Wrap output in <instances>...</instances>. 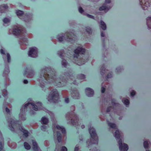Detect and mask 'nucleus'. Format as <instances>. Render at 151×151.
Listing matches in <instances>:
<instances>
[{
    "mask_svg": "<svg viewBox=\"0 0 151 151\" xmlns=\"http://www.w3.org/2000/svg\"><path fill=\"white\" fill-rule=\"evenodd\" d=\"M115 137L119 140V144L120 150L127 151L128 149V147L127 145L125 143H122V133L119 132L118 130H116L114 134Z\"/></svg>",
    "mask_w": 151,
    "mask_h": 151,
    "instance_id": "f257e3e1",
    "label": "nucleus"
},
{
    "mask_svg": "<svg viewBox=\"0 0 151 151\" xmlns=\"http://www.w3.org/2000/svg\"><path fill=\"white\" fill-rule=\"evenodd\" d=\"M11 120L10 121H9V125L11 130L14 131V127H18L20 130L23 133L24 135L26 137H27L28 136V131L23 129L19 124V122L15 121L14 120L12 119H11Z\"/></svg>",
    "mask_w": 151,
    "mask_h": 151,
    "instance_id": "f03ea898",
    "label": "nucleus"
},
{
    "mask_svg": "<svg viewBox=\"0 0 151 151\" xmlns=\"http://www.w3.org/2000/svg\"><path fill=\"white\" fill-rule=\"evenodd\" d=\"M48 100L50 101L56 102L59 99V94L56 89L53 90L48 98Z\"/></svg>",
    "mask_w": 151,
    "mask_h": 151,
    "instance_id": "7ed1b4c3",
    "label": "nucleus"
},
{
    "mask_svg": "<svg viewBox=\"0 0 151 151\" xmlns=\"http://www.w3.org/2000/svg\"><path fill=\"white\" fill-rule=\"evenodd\" d=\"M54 127H55V126H54V127H53L54 134L55 135L56 134L55 132H57L56 134L57 139L58 141L60 142L61 140V134L59 132L58 130L61 131L62 133H64L65 132V129L63 127L60 126L59 125H56V127L55 128H54Z\"/></svg>",
    "mask_w": 151,
    "mask_h": 151,
    "instance_id": "20e7f679",
    "label": "nucleus"
},
{
    "mask_svg": "<svg viewBox=\"0 0 151 151\" xmlns=\"http://www.w3.org/2000/svg\"><path fill=\"white\" fill-rule=\"evenodd\" d=\"M25 32L24 29L21 26H15L13 31V33L16 35H18L23 34Z\"/></svg>",
    "mask_w": 151,
    "mask_h": 151,
    "instance_id": "39448f33",
    "label": "nucleus"
},
{
    "mask_svg": "<svg viewBox=\"0 0 151 151\" xmlns=\"http://www.w3.org/2000/svg\"><path fill=\"white\" fill-rule=\"evenodd\" d=\"M27 106H32L33 109L35 111H37L41 109L42 108V104L40 102H38L35 104L33 103H28L26 104L24 106V109L27 108Z\"/></svg>",
    "mask_w": 151,
    "mask_h": 151,
    "instance_id": "423d86ee",
    "label": "nucleus"
},
{
    "mask_svg": "<svg viewBox=\"0 0 151 151\" xmlns=\"http://www.w3.org/2000/svg\"><path fill=\"white\" fill-rule=\"evenodd\" d=\"M66 118L67 119L69 118L71 119V123L73 125H78V120L77 116L75 114H73L70 116L69 113H68L66 115Z\"/></svg>",
    "mask_w": 151,
    "mask_h": 151,
    "instance_id": "0eeeda50",
    "label": "nucleus"
},
{
    "mask_svg": "<svg viewBox=\"0 0 151 151\" xmlns=\"http://www.w3.org/2000/svg\"><path fill=\"white\" fill-rule=\"evenodd\" d=\"M69 35L72 36V35H74L71 32L70 33H67L64 35V37L65 38L66 37V38L65 39V40L67 41H71L73 39V38H69ZM63 37H64L63 35H62L61 36H59L58 38L60 42L63 41Z\"/></svg>",
    "mask_w": 151,
    "mask_h": 151,
    "instance_id": "6e6552de",
    "label": "nucleus"
},
{
    "mask_svg": "<svg viewBox=\"0 0 151 151\" xmlns=\"http://www.w3.org/2000/svg\"><path fill=\"white\" fill-rule=\"evenodd\" d=\"M29 56L35 58L37 56V50L36 48L33 47L30 48L28 53Z\"/></svg>",
    "mask_w": 151,
    "mask_h": 151,
    "instance_id": "1a4fd4ad",
    "label": "nucleus"
},
{
    "mask_svg": "<svg viewBox=\"0 0 151 151\" xmlns=\"http://www.w3.org/2000/svg\"><path fill=\"white\" fill-rule=\"evenodd\" d=\"M89 133L92 139H94L95 140L96 142L98 141V138L96 134L95 133V129L93 127H90L89 129Z\"/></svg>",
    "mask_w": 151,
    "mask_h": 151,
    "instance_id": "9d476101",
    "label": "nucleus"
},
{
    "mask_svg": "<svg viewBox=\"0 0 151 151\" xmlns=\"http://www.w3.org/2000/svg\"><path fill=\"white\" fill-rule=\"evenodd\" d=\"M85 49L81 47H79L74 51V57L77 58L79 54H83L85 52Z\"/></svg>",
    "mask_w": 151,
    "mask_h": 151,
    "instance_id": "9b49d317",
    "label": "nucleus"
},
{
    "mask_svg": "<svg viewBox=\"0 0 151 151\" xmlns=\"http://www.w3.org/2000/svg\"><path fill=\"white\" fill-rule=\"evenodd\" d=\"M140 4L144 10L147 9L150 6V4L147 1V0H141Z\"/></svg>",
    "mask_w": 151,
    "mask_h": 151,
    "instance_id": "f8f14e48",
    "label": "nucleus"
},
{
    "mask_svg": "<svg viewBox=\"0 0 151 151\" xmlns=\"http://www.w3.org/2000/svg\"><path fill=\"white\" fill-rule=\"evenodd\" d=\"M111 1L110 0H106L105 4H104L100 8L99 10L100 11L105 10L106 11H108L111 7H107L106 4L109 3Z\"/></svg>",
    "mask_w": 151,
    "mask_h": 151,
    "instance_id": "ddd939ff",
    "label": "nucleus"
},
{
    "mask_svg": "<svg viewBox=\"0 0 151 151\" xmlns=\"http://www.w3.org/2000/svg\"><path fill=\"white\" fill-rule=\"evenodd\" d=\"M86 95L89 97H91L93 94V91L91 88H87L86 89Z\"/></svg>",
    "mask_w": 151,
    "mask_h": 151,
    "instance_id": "4468645a",
    "label": "nucleus"
},
{
    "mask_svg": "<svg viewBox=\"0 0 151 151\" xmlns=\"http://www.w3.org/2000/svg\"><path fill=\"white\" fill-rule=\"evenodd\" d=\"M32 142L34 150L35 151H41L36 142L34 140H32Z\"/></svg>",
    "mask_w": 151,
    "mask_h": 151,
    "instance_id": "2eb2a0df",
    "label": "nucleus"
},
{
    "mask_svg": "<svg viewBox=\"0 0 151 151\" xmlns=\"http://www.w3.org/2000/svg\"><path fill=\"white\" fill-rule=\"evenodd\" d=\"M49 75L44 74V77L45 79L47 81H49L50 82H53V81L54 80V77L53 76H51V77L50 78H48L49 77Z\"/></svg>",
    "mask_w": 151,
    "mask_h": 151,
    "instance_id": "dca6fc26",
    "label": "nucleus"
},
{
    "mask_svg": "<svg viewBox=\"0 0 151 151\" xmlns=\"http://www.w3.org/2000/svg\"><path fill=\"white\" fill-rule=\"evenodd\" d=\"M147 24L148 28L151 29V17H148L147 18Z\"/></svg>",
    "mask_w": 151,
    "mask_h": 151,
    "instance_id": "f3484780",
    "label": "nucleus"
},
{
    "mask_svg": "<svg viewBox=\"0 0 151 151\" xmlns=\"http://www.w3.org/2000/svg\"><path fill=\"white\" fill-rule=\"evenodd\" d=\"M48 119L45 117H42L41 120V122L42 124H47L48 123Z\"/></svg>",
    "mask_w": 151,
    "mask_h": 151,
    "instance_id": "a211bd4d",
    "label": "nucleus"
},
{
    "mask_svg": "<svg viewBox=\"0 0 151 151\" xmlns=\"http://www.w3.org/2000/svg\"><path fill=\"white\" fill-rule=\"evenodd\" d=\"M101 27L103 30L106 29V26L105 23L101 21L100 22Z\"/></svg>",
    "mask_w": 151,
    "mask_h": 151,
    "instance_id": "6ab92c4d",
    "label": "nucleus"
},
{
    "mask_svg": "<svg viewBox=\"0 0 151 151\" xmlns=\"http://www.w3.org/2000/svg\"><path fill=\"white\" fill-rule=\"evenodd\" d=\"M97 142H98V141ZM87 143L88 144H90V145H91V144H97L98 142L97 143L96 142L95 140H94V139H92V138H91L90 141H88L87 142Z\"/></svg>",
    "mask_w": 151,
    "mask_h": 151,
    "instance_id": "aec40b11",
    "label": "nucleus"
},
{
    "mask_svg": "<svg viewBox=\"0 0 151 151\" xmlns=\"http://www.w3.org/2000/svg\"><path fill=\"white\" fill-rule=\"evenodd\" d=\"M16 14L18 17L22 16L23 14V12L20 10H18L17 11Z\"/></svg>",
    "mask_w": 151,
    "mask_h": 151,
    "instance_id": "412c9836",
    "label": "nucleus"
},
{
    "mask_svg": "<svg viewBox=\"0 0 151 151\" xmlns=\"http://www.w3.org/2000/svg\"><path fill=\"white\" fill-rule=\"evenodd\" d=\"M108 124L109 126L111 128L116 129V127L115 124L114 123H111L108 122Z\"/></svg>",
    "mask_w": 151,
    "mask_h": 151,
    "instance_id": "4be33fe9",
    "label": "nucleus"
},
{
    "mask_svg": "<svg viewBox=\"0 0 151 151\" xmlns=\"http://www.w3.org/2000/svg\"><path fill=\"white\" fill-rule=\"evenodd\" d=\"M8 6L6 5H3L1 6L0 11L1 12H3V10H5L8 8Z\"/></svg>",
    "mask_w": 151,
    "mask_h": 151,
    "instance_id": "5701e85b",
    "label": "nucleus"
},
{
    "mask_svg": "<svg viewBox=\"0 0 151 151\" xmlns=\"http://www.w3.org/2000/svg\"><path fill=\"white\" fill-rule=\"evenodd\" d=\"M122 102L126 105H128L129 104V101L128 99L125 98H123L122 100Z\"/></svg>",
    "mask_w": 151,
    "mask_h": 151,
    "instance_id": "b1692460",
    "label": "nucleus"
},
{
    "mask_svg": "<svg viewBox=\"0 0 151 151\" xmlns=\"http://www.w3.org/2000/svg\"><path fill=\"white\" fill-rule=\"evenodd\" d=\"M24 146L25 148L27 150H29L31 147L30 145L26 142L24 143Z\"/></svg>",
    "mask_w": 151,
    "mask_h": 151,
    "instance_id": "393cba45",
    "label": "nucleus"
},
{
    "mask_svg": "<svg viewBox=\"0 0 151 151\" xmlns=\"http://www.w3.org/2000/svg\"><path fill=\"white\" fill-rule=\"evenodd\" d=\"M149 142L147 141H145L144 142V146L145 148L148 147Z\"/></svg>",
    "mask_w": 151,
    "mask_h": 151,
    "instance_id": "a878e982",
    "label": "nucleus"
},
{
    "mask_svg": "<svg viewBox=\"0 0 151 151\" xmlns=\"http://www.w3.org/2000/svg\"><path fill=\"white\" fill-rule=\"evenodd\" d=\"M108 72V70H106L105 69L104 67H102L101 68V73H104V74L105 73H107Z\"/></svg>",
    "mask_w": 151,
    "mask_h": 151,
    "instance_id": "bb28decb",
    "label": "nucleus"
},
{
    "mask_svg": "<svg viewBox=\"0 0 151 151\" xmlns=\"http://www.w3.org/2000/svg\"><path fill=\"white\" fill-rule=\"evenodd\" d=\"M10 20L9 19L7 18H5L3 20V22L5 24L9 22Z\"/></svg>",
    "mask_w": 151,
    "mask_h": 151,
    "instance_id": "cd10ccee",
    "label": "nucleus"
},
{
    "mask_svg": "<svg viewBox=\"0 0 151 151\" xmlns=\"http://www.w3.org/2000/svg\"><path fill=\"white\" fill-rule=\"evenodd\" d=\"M85 78V76L82 74L80 75L78 77V78L80 79H84Z\"/></svg>",
    "mask_w": 151,
    "mask_h": 151,
    "instance_id": "c85d7f7f",
    "label": "nucleus"
},
{
    "mask_svg": "<svg viewBox=\"0 0 151 151\" xmlns=\"http://www.w3.org/2000/svg\"><path fill=\"white\" fill-rule=\"evenodd\" d=\"M82 59L79 60L78 62H77V64L78 65H81L84 64V63L82 62Z\"/></svg>",
    "mask_w": 151,
    "mask_h": 151,
    "instance_id": "c756f323",
    "label": "nucleus"
},
{
    "mask_svg": "<svg viewBox=\"0 0 151 151\" xmlns=\"http://www.w3.org/2000/svg\"><path fill=\"white\" fill-rule=\"evenodd\" d=\"M62 65L64 67H65V66L67 65V63L66 60H63L62 61Z\"/></svg>",
    "mask_w": 151,
    "mask_h": 151,
    "instance_id": "7c9ffc66",
    "label": "nucleus"
},
{
    "mask_svg": "<svg viewBox=\"0 0 151 151\" xmlns=\"http://www.w3.org/2000/svg\"><path fill=\"white\" fill-rule=\"evenodd\" d=\"M6 56L7 57V61L8 62H9L10 61V57L9 54V53L6 54Z\"/></svg>",
    "mask_w": 151,
    "mask_h": 151,
    "instance_id": "2f4dec72",
    "label": "nucleus"
},
{
    "mask_svg": "<svg viewBox=\"0 0 151 151\" xmlns=\"http://www.w3.org/2000/svg\"><path fill=\"white\" fill-rule=\"evenodd\" d=\"M2 94L4 96H6L7 94V91L5 90H3Z\"/></svg>",
    "mask_w": 151,
    "mask_h": 151,
    "instance_id": "473e14b6",
    "label": "nucleus"
},
{
    "mask_svg": "<svg viewBox=\"0 0 151 151\" xmlns=\"http://www.w3.org/2000/svg\"><path fill=\"white\" fill-rule=\"evenodd\" d=\"M12 145H11L9 144V146L12 148H15L16 147V144L15 143H13Z\"/></svg>",
    "mask_w": 151,
    "mask_h": 151,
    "instance_id": "72a5a7b5",
    "label": "nucleus"
},
{
    "mask_svg": "<svg viewBox=\"0 0 151 151\" xmlns=\"http://www.w3.org/2000/svg\"><path fill=\"white\" fill-rule=\"evenodd\" d=\"M60 151H67V149L66 147L65 146H63L62 147Z\"/></svg>",
    "mask_w": 151,
    "mask_h": 151,
    "instance_id": "f704fd0d",
    "label": "nucleus"
},
{
    "mask_svg": "<svg viewBox=\"0 0 151 151\" xmlns=\"http://www.w3.org/2000/svg\"><path fill=\"white\" fill-rule=\"evenodd\" d=\"M86 31L87 32H88L89 34H90L91 33V31L90 27L86 29Z\"/></svg>",
    "mask_w": 151,
    "mask_h": 151,
    "instance_id": "c9c22d12",
    "label": "nucleus"
},
{
    "mask_svg": "<svg viewBox=\"0 0 151 151\" xmlns=\"http://www.w3.org/2000/svg\"><path fill=\"white\" fill-rule=\"evenodd\" d=\"M79 149V146L78 145H76L74 151H78Z\"/></svg>",
    "mask_w": 151,
    "mask_h": 151,
    "instance_id": "e433bc0d",
    "label": "nucleus"
},
{
    "mask_svg": "<svg viewBox=\"0 0 151 151\" xmlns=\"http://www.w3.org/2000/svg\"><path fill=\"white\" fill-rule=\"evenodd\" d=\"M34 74L33 73H31L30 74H29L27 76V77L29 78H32Z\"/></svg>",
    "mask_w": 151,
    "mask_h": 151,
    "instance_id": "4c0bfd02",
    "label": "nucleus"
},
{
    "mask_svg": "<svg viewBox=\"0 0 151 151\" xmlns=\"http://www.w3.org/2000/svg\"><path fill=\"white\" fill-rule=\"evenodd\" d=\"M79 11L81 13H82L83 12V10L81 7H80L79 8Z\"/></svg>",
    "mask_w": 151,
    "mask_h": 151,
    "instance_id": "58836bf2",
    "label": "nucleus"
},
{
    "mask_svg": "<svg viewBox=\"0 0 151 151\" xmlns=\"http://www.w3.org/2000/svg\"><path fill=\"white\" fill-rule=\"evenodd\" d=\"M135 92L134 91H133L131 93V95L132 96H133L134 95H135Z\"/></svg>",
    "mask_w": 151,
    "mask_h": 151,
    "instance_id": "ea45409f",
    "label": "nucleus"
},
{
    "mask_svg": "<svg viewBox=\"0 0 151 151\" xmlns=\"http://www.w3.org/2000/svg\"><path fill=\"white\" fill-rule=\"evenodd\" d=\"M113 109V108L112 107H109L107 108L106 111L107 112H109L110 111L111 109Z\"/></svg>",
    "mask_w": 151,
    "mask_h": 151,
    "instance_id": "a19ab883",
    "label": "nucleus"
},
{
    "mask_svg": "<svg viewBox=\"0 0 151 151\" xmlns=\"http://www.w3.org/2000/svg\"><path fill=\"white\" fill-rule=\"evenodd\" d=\"M112 77V74L111 73H109L108 74L107 76V78H111Z\"/></svg>",
    "mask_w": 151,
    "mask_h": 151,
    "instance_id": "79ce46f5",
    "label": "nucleus"
},
{
    "mask_svg": "<svg viewBox=\"0 0 151 151\" xmlns=\"http://www.w3.org/2000/svg\"><path fill=\"white\" fill-rule=\"evenodd\" d=\"M3 143H0V151L1 150L3 147Z\"/></svg>",
    "mask_w": 151,
    "mask_h": 151,
    "instance_id": "37998d69",
    "label": "nucleus"
},
{
    "mask_svg": "<svg viewBox=\"0 0 151 151\" xmlns=\"http://www.w3.org/2000/svg\"><path fill=\"white\" fill-rule=\"evenodd\" d=\"M0 52L1 54H5L4 51L2 49H1L0 50Z\"/></svg>",
    "mask_w": 151,
    "mask_h": 151,
    "instance_id": "c03bdc74",
    "label": "nucleus"
},
{
    "mask_svg": "<svg viewBox=\"0 0 151 151\" xmlns=\"http://www.w3.org/2000/svg\"><path fill=\"white\" fill-rule=\"evenodd\" d=\"M63 51H61V52H59L58 54L60 55V56L61 57L63 54Z\"/></svg>",
    "mask_w": 151,
    "mask_h": 151,
    "instance_id": "a18cd8bd",
    "label": "nucleus"
},
{
    "mask_svg": "<svg viewBox=\"0 0 151 151\" xmlns=\"http://www.w3.org/2000/svg\"><path fill=\"white\" fill-rule=\"evenodd\" d=\"M101 92L102 93H104L105 91V88L103 87H102L101 88Z\"/></svg>",
    "mask_w": 151,
    "mask_h": 151,
    "instance_id": "49530a36",
    "label": "nucleus"
},
{
    "mask_svg": "<svg viewBox=\"0 0 151 151\" xmlns=\"http://www.w3.org/2000/svg\"><path fill=\"white\" fill-rule=\"evenodd\" d=\"M65 101L66 103H68L69 102V99L68 98H65Z\"/></svg>",
    "mask_w": 151,
    "mask_h": 151,
    "instance_id": "de8ad7c7",
    "label": "nucleus"
},
{
    "mask_svg": "<svg viewBox=\"0 0 151 151\" xmlns=\"http://www.w3.org/2000/svg\"><path fill=\"white\" fill-rule=\"evenodd\" d=\"M87 16L88 17H89V18H93V16H92L91 15H89V14H88L87 15Z\"/></svg>",
    "mask_w": 151,
    "mask_h": 151,
    "instance_id": "09e8293b",
    "label": "nucleus"
},
{
    "mask_svg": "<svg viewBox=\"0 0 151 151\" xmlns=\"http://www.w3.org/2000/svg\"><path fill=\"white\" fill-rule=\"evenodd\" d=\"M28 82L27 80H25L24 81V83L25 84H27Z\"/></svg>",
    "mask_w": 151,
    "mask_h": 151,
    "instance_id": "8fccbe9b",
    "label": "nucleus"
},
{
    "mask_svg": "<svg viewBox=\"0 0 151 151\" xmlns=\"http://www.w3.org/2000/svg\"><path fill=\"white\" fill-rule=\"evenodd\" d=\"M6 112L8 113H9V109L7 108H6Z\"/></svg>",
    "mask_w": 151,
    "mask_h": 151,
    "instance_id": "3c124183",
    "label": "nucleus"
},
{
    "mask_svg": "<svg viewBox=\"0 0 151 151\" xmlns=\"http://www.w3.org/2000/svg\"><path fill=\"white\" fill-rule=\"evenodd\" d=\"M101 37H103L104 36V33L103 32H102L101 33Z\"/></svg>",
    "mask_w": 151,
    "mask_h": 151,
    "instance_id": "603ef678",
    "label": "nucleus"
},
{
    "mask_svg": "<svg viewBox=\"0 0 151 151\" xmlns=\"http://www.w3.org/2000/svg\"><path fill=\"white\" fill-rule=\"evenodd\" d=\"M112 104H113L114 106H115L117 104H116L115 102H114L113 101L112 103Z\"/></svg>",
    "mask_w": 151,
    "mask_h": 151,
    "instance_id": "864d4df0",
    "label": "nucleus"
},
{
    "mask_svg": "<svg viewBox=\"0 0 151 151\" xmlns=\"http://www.w3.org/2000/svg\"><path fill=\"white\" fill-rule=\"evenodd\" d=\"M45 127L44 126H43L42 127V128H41V129H42V130H44V127Z\"/></svg>",
    "mask_w": 151,
    "mask_h": 151,
    "instance_id": "5fc2aeb1",
    "label": "nucleus"
},
{
    "mask_svg": "<svg viewBox=\"0 0 151 151\" xmlns=\"http://www.w3.org/2000/svg\"><path fill=\"white\" fill-rule=\"evenodd\" d=\"M81 127L82 129H83L85 127L84 125H83L81 126Z\"/></svg>",
    "mask_w": 151,
    "mask_h": 151,
    "instance_id": "6e6d98bb",
    "label": "nucleus"
},
{
    "mask_svg": "<svg viewBox=\"0 0 151 151\" xmlns=\"http://www.w3.org/2000/svg\"><path fill=\"white\" fill-rule=\"evenodd\" d=\"M76 92L77 93V92ZM76 95H78V93H76Z\"/></svg>",
    "mask_w": 151,
    "mask_h": 151,
    "instance_id": "4d7b16f0",
    "label": "nucleus"
},
{
    "mask_svg": "<svg viewBox=\"0 0 151 151\" xmlns=\"http://www.w3.org/2000/svg\"><path fill=\"white\" fill-rule=\"evenodd\" d=\"M73 83H74V84H76V83H75V82H74Z\"/></svg>",
    "mask_w": 151,
    "mask_h": 151,
    "instance_id": "13d9d810",
    "label": "nucleus"
},
{
    "mask_svg": "<svg viewBox=\"0 0 151 151\" xmlns=\"http://www.w3.org/2000/svg\"><path fill=\"white\" fill-rule=\"evenodd\" d=\"M63 81H62V82H60V83H63Z\"/></svg>",
    "mask_w": 151,
    "mask_h": 151,
    "instance_id": "bf43d9fd",
    "label": "nucleus"
},
{
    "mask_svg": "<svg viewBox=\"0 0 151 151\" xmlns=\"http://www.w3.org/2000/svg\"><path fill=\"white\" fill-rule=\"evenodd\" d=\"M74 98L76 99V97H74Z\"/></svg>",
    "mask_w": 151,
    "mask_h": 151,
    "instance_id": "052dcab7",
    "label": "nucleus"
},
{
    "mask_svg": "<svg viewBox=\"0 0 151 151\" xmlns=\"http://www.w3.org/2000/svg\"><path fill=\"white\" fill-rule=\"evenodd\" d=\"M72 95H73V96H74V95H73V94H72Z\"/></svg>",
    "mask_w": 151,
    "mask_h": 151,
    "instance_id": "680f3d73",
    "label": "nucleus"
},
{
    "mask_svg": "<svg viewBox=\"0 0 151 151\" xmlns=\"http://www.w3.org/2000/svg\"><path fill=\"white\" fill-rule=\"evenodd\" d=\"M146 151H150V150H146Z\"/></svg>",
    "mask_w": 151,
    "mask_h": 151,
    "instance_id": "e2e57ef3",
    "label": "nucleus"
},
{
    "mask_svg": "<svg viewBox=\"0 0 151 151\" xmlns=\"http://www.w3.org/2000/svg\"><path fill=\"white\" fill-rule=\"evenodd\" d=\"M72 107H73V108H74V106H72Z\"/></svg>",
    "mask_w": 151,
    "mask_h": 151,
    "instance_id": "0e129e2a",
    "label": "nucleus"
},
{
    "mask_svg": "<svg viewBox=\"0 0 151 151\" xmlns=\"http://www.w3.org/2000/svg\"><path fill=\"white\" fill-rule=\"evenodd\" d=\"M47 141H45V142H46V143H47Z\"/></svg>",
    "mask_w": 151,
    "mask_h": 151,
    "instance_id": "69168bd1",
    "label": "nucleus"
}]
</instances>
